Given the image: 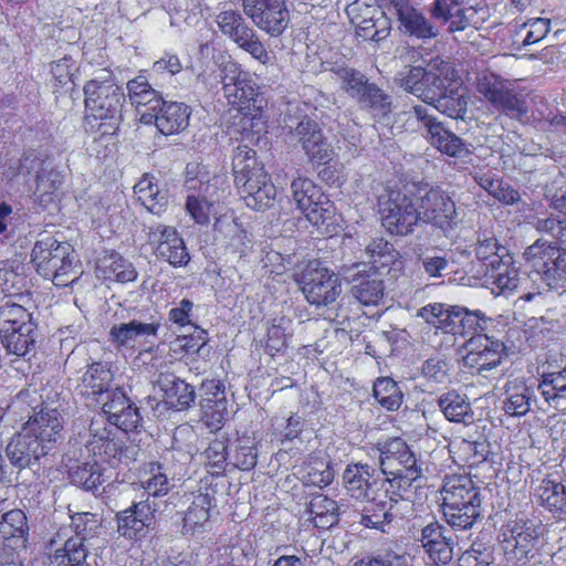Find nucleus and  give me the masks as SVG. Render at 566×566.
I'll return each mask as SVG.
<instances>
[{
    "label": "nucleus",
    "mask_w": 566,
    "mask_h": 566,
    "mask_svg": "<svg viewBox=\"0 0 566 566\" xmlns=\"http://www.w3.org/2000/svg\"><path fill=\"white\" fill-rule=\"evenodd\" d=\"M234 184L248 208L266 210L273 207L276 188L264 167L248 145H239L233 155Z\"/></svg>",
    "instance_id": "obj_1"
},
{
    "label": "nucleus",
    "mask_w": 566,
    "mask_h": 566,
    "mask_svg": "<svg viewBox=\"0 0 566 566\" xmlns=\"http://www.w3.org/2000/svg\"><path fill=\"white\" fill-rule=\"evenodd\" d=\"M83 91L87 123L94 128L92 120H99L98 129L107 127L103 134H108V128L114 130L122 118L125 95L112 72L106 67L97 70Z\"/></svg>",
    "instance_id": "obj_2"
},
{
    "label": "nucleus",
    "mask_w": 566,
    "mask_h": 566,
    "mask_svg": "<svg viewBox=\"0 0 566 566\" xmlns=\"http://www.w3.org/2000/svg\"><path fill=\"white\" fill-rule=\"evenodd\" d=\"M440 493L443 516L452 528H471L481 517L480 492L468 475H447Z\"/></svg>",
    "instance_id": "obj_3"
},
{
    "label": "nucleus",
    "mask_w": 566,
    "mask_h": 566,
    "mask_svg": "<svg viewBox=\"0 0 566 566\" xmlns=\"http://www.w3.org/2000/svg\"><path fill=\"white\" fill-rule=\"evenodd\" d=\"M454 78L452 64L440 57L430 61L427 67L410 66L396 75V82L406 92L420 98L424 104L433 103L444 88Z\"/></svg>",
    "instance_id": "obj_4"
},
{
    "label": "nucleus",
    "mask_w": 566,
    "mask_h": 566,
    "mask_svg": "<svg viewBox=\"0 0 566 566\" xmlns=\"http://www.w3.org/2000/svg\"><path fill=\"white\" fill-rule=\"evenodd\" d=\"M475 90L495 111L517 118L527 114L525 95L507 80L494 73H481L476 76Z\"/></svg>",
    "instance_id": "obj_5"
},
{
    "label": "nucleus",
    "mask_w": 566,
    "mask_h": 566,
    "mask_svg": "<svg viewBox=\"0 0 566 566\" xmlns=\"http://www.w3.org/2000/svg\"><path fill=\"white\" fill-rule=\"evenodd\" d=\"M216 22L223 35L249 53L255 61L262 65L272 63L273 56L261 42L255 30L245 23L240 12L232 9H223L217 14Z\"/></svg>",
    "instance_id": "obj_6"
},
{
    "label": "nucleus",
    "mask_w": 566,
    "mask_h": 566,
    "mask_svg": "<svg viewBox=\"0 0 566 566\" xmlns=\"http://www.w3.org/2000/svg\"><path fill=\"white\" fill-rule=\"evenodd\" d=\"M409 113L420 124L423 137L434 149L454 158H464L470 154L468 145L462 138L433 116L428 106L415 105Z\"/></svg>",
    "instance_id": "obj_7"
},
{
    "label": "nucleus",
    "mask_w": 566,
    "mask_h": 566,
    "mask_svg": "<svg viewBox=\"0 0 566 566\" xmlns=\"http://www.w3.org/2000/svg\"><path fill=\"white\" fill-rule=\"evenodd\" d=\"M421 221L441 229L446 234L461 221L452 197L440 187H432L418 200Z\"/></svg>",
    "instance_id": "obj_8"
},
{
    "label": "nucleus",
    "mask_w": 566,
    "mask_h": 566,
    "mask_svg": "<svg viewBox=\"0 0 566 566\" xmlns=\"http://www.w3.org/2000/svg\"><path fill=\"white\" fill-rule=\"evenodd\" d=\"M382 226L395 235H407L421 221L418 202L400 192H390L380 206Z\"/></svg>",
    "instance_id": "obj_9"
},
{
    "label": "nucleus",
    "mask_w": 566,
    "mask_h": 566,
    "mask_svg": "<svg viewBox=\"0 0 566 566\" xmlns=\"http://www.w3.org/2000/svg\"><path fill=\"white\" fill-rule=\"evenodd\" d=\"M301 283L306 300L316 306L332 304L342 293L338 276L326 268H319L317 263L307 265Z\"/></svg>",
    "instance_id": "obj_10"
},
{
    "label": "nucleus",
    "mask_w": 566,
    "mask_h": 566,
    "mask_svg": "<svg viewBox=\"0 0 566 566\" xmlns=\"http://www.w3.org/2000/svg\"><path fill=\"white\" fill-rule=\"evenodd\" d=\"M244 13L262 31L281 35L290 21L284 0H242Z\"/></svg>",
    "instance_id": "obj_11"
},
{
    "label": "nucleus",
    "mask_w": 566,
    "mask_h": 566,
    "mask_svg": "<svg viewBox=\"0 0 566 566\" xmlns=\"http://www.w3.org/2000/svg\"><path fill=\"white\" fill-rule=\"evenodd\" d=\"M503 348L502 342L486 334L471 336L465 343L463 364L478 375L488 377L501 364Z\"/></svg>",
    "instance_id": "obj_12"
},
{
    "label": "nucleus",
    "mask_w": 566,
    "mask_h": 566,
    "mask_svg": "<svg viewBox=\"0 0 566 566\" xmlns=\"http://www.w3.org/2000/svg\"><path fill=\"white\" fill-rule=\"evenodd\" d=\"M34 440L43 454H48L62 440V419L56 409L43 408L22 428Z\"/></svg>",
    "instance_id": "obj_13"
},
{
    "label": "nucleus",
    "mask_w": 566,
    "mask_h": 566,
    "mask_svg": "<svg viewBox=\"0 0 566 566\" xmlns=\"http://www.w3.org/2000/svg\"><path fill=\"white\" fill-rule=\"evenodd\" d=\"M374 455H377L380 474L389 475L397 472H406L411 469H421L417 464V459L409 446L400 438L390 439L379 443L373 449Z\"/></svg>",
    "instance_id": "obj_14"
},
{
    "label": "nucleus",
    "mask_w": 566,
    "mask_h": 566,
    "mask_svg": "<svg viewBox=\"0 0 566 566\" xmlns=\"http://www.w3.org/2000/svg\"><path fill=\"white\" fill-rule=\"evenodd\" d=\"M420 542L429 559L436 565H447L452 560L457 538L446 526L438 522L429 523L421 530Z\"/></svg>",
    "instance_id": "obj_15"
},
{
    "label": "nucleus",
    "mask_w": 566,
    "mask_h": 566,
    "mask_svg": "<svg viewBox=\"0 0 566 566\" xmlns=\"http://www.w3.org/2000/svg\"><path fill=\"white\" fill-rule=\"evenodd\" d=\"M149 241L156 244L157 255L174 266L187 265L190 255L181 237L174 227L156 224L149 228Z\"/></svg>",
    "instance_id": "obj_16"
},
{
    "label": "nucleus",
    "mask_w": 566,
    "mask_h": 566,
    "mask_svg": "<svg viewBox=\"0 0 566 566\" xmlns=\"http://www.w3.org/2000/svg\"><path fill=\"white\" fill-rule=\"evenodd\" d=\"M159 322H140L133 319L128 323L114 324L109 329V340L117 349H134L150 343L156 338Z\"/></svg>",
    "instance_id": "obj_17"
},
{
    "label": "nucleus",
    "mask_w": 566,
    "mask_h": 566,
    "mask_svg": "<svg viewBox=\"0 0 566 566\" xmlns=\"http://www.w3.org/2000/svg\"><path fill=\"white\" fill-rule=\"evenodd\" d=\"M190 107L184 103L163 99L157 112L142 113L140 122L145 125L155 124L158 130L168 136L186 129L189 125Z\"/></svg>",
    "instance_id": "obj_18"
},
{
    "label": "nucleus",
    "mask_w": 566,
    "mask_h": 566,
    "mask_svg": "<svg viewBox=\"0 0 566 566\" xmlns=\"http://www.w3.org/2000/svg\"><path fill=\"white\" fill-rule=\"evenodd\" d=\"M85 448L88 453L107 462L120 460L123 453L122 442L115 438L114 430L106 427L102 416L91 421Z\"/></svg>",
    "instance_id": "obj_19"
},
{
    "label": "nucleus",
    "mask_w": 566,
    "mask_h": 566,
    "mask_svg": "<svg viewBox=\"0 0 566 566\" xmlns=\"http://www.w3.org/2000/svg\"><path fill=\"white\" fill-rule=\"evenodd\" d=\"M185 187L188 191H193V193L216 205L219 203L228 189L224 176L210 175L205 167L199 165L187 166Z\"/></svg>",
    "instance_id": "obj_20"
},
{
    "label": "nucleus",
    "mask_w": 566,
    "mask_h": 566,
    "mask_svg": "<svg viewBox=\"0 0 566 566\" xmlns=\"http://www.w3.org/2000/svg\"><path fill=\"white\" fill-rule=\"evenodd\" d=\"M76 262V254L72 245L67 242H60L48 270H42L39 274L51 280L56 286H67L76 281L81 273Z\"/></svg>",
    "instance_id": "obj_21"
},
{
    "label": "nucleus",
    "mask_w": 566,
    "mask_h": 566,
    "mask_svg": "<svg viewBox=\"0 0 566 566\" xmlns=\"http://www.w3.org/2000/svg\"><path fill=\"white\" fill-rule=\"evenodd\" d=\"M543 534L544 525L541 522L516 521L510 530V536L504 539L506 549L511 548L517 560L528 559Z\"/></svg>",
    "instance_id": "obj_22"
},
{
    "label": "nucleus",
    "mask_w": 566,
    "mask_h": 566,
    "mask_svg": "<svg viewBox=\"0 0 566 566\" xmlns=\"http://www.w3.org/2000/svg\"><path fill=\"white\" fill-rule=\"evenodd\" d=\"M311 161L325 164L333 158V147L324 138L318 124L311 119L301 120L294 132Z\"/></svg>",
    "instance_id": "obj_23"
},
{
    "label": "nucleus",
    "mask_w": 566,
    "mask_h": 566,
    "mask_svg": "<svg viewBox=\"0 0 566 566\" xmlns=\"http://www.w3.org/2000/svg\"><path fill=\"white\" fill-rule=\"evenodd\" d=\"M526 281L521 277L512 255H505L501 263L485 270V283L496 296L509 297L518 293Z\"/></svg>",
    "instance_id": "obj_24"
},
{
    "label": "nucleus",
    "mask_w": 566,
    "mask_h": 566,
    "mask_svg": "<svg viewBox=\"0 0 566 566\" xmlns=\"http://www.w3.org/2000/svg\"><path fill=\"white\" fill-rule=\"evenodd\" d=\"M30 527L22 510H10L0 518V544L15 553L25 551L29 543Z\"/></svg>",
    "instance_id": "obj_25"
},
{
    "label": "nucleus",
    "mask_w": 566,
    "mask_h": 566,
    "mask_svg": "<svg viewBox=\"0 0 566 566\" xmlns=\"http://www.w3.org/2000/svg\"><path fill=\"white\" fill-rule=\"evenodd\" d=\"M343 481L352 497L365 500L377 493L379 474L367 463H355L347 465L343 473Z\"/></svg>",
    "instance_id": "obj_26"
},
{
    "label": "nucleus",
    "mask_w": 566,
    "mask_h": 566,
    "mask_svg": "<svg viewBox=\"0 0 566 566\" xmlns=\"http://www.w3.org/2000/svg\"><path fill=\"white\" fill-rule=\"evenodd\" d=\"M398 20L403 28L405 33L417 39H431L438 35V31L431 22L408 0H390Z\"/></svg>",
    "instance_id": "obj_27"
},
{
    "label": "nucleus",
    "mask_w": 566,
    "mask_h": 566,
    "mask_svg": "<svg viewBox=\"0 0 566 566\" xmlns=\"http://www.w3.org/2000/svg\"><path fill=\"white\" fill-rule=\"evenodd\" d=\"M537 503L556 517L566 516V485L551 476L537 482L534 488Z\"/></svg>",
    "instance_id": "obj_28"
},
{
    "label": "nucleus",
    "mask_w": 566,
    "mask_h": 566,
    "mask_svg": "<svg viewBox=\"0 0 566 566\" xmlns=\"http://www.w3.org/2000/svg\"><path fill=\"white\" fill-rule=\"evenodd\" d=\"M157 386L163 392L165 402L172 409H187L195 401L193 387L174 374H160Z\"/></svg>",
    "instance_id": "obj_29"
},
{
    "label": "nucleus",
    "mask_w": 566,
    "mask_h": 566,
    "mask_svg": "<svg viewBox=\"0 0 566 566\" xmlns=\"http://www.w3.org/2000/svg\"><path fill=\"white\" fill-rule=\"evenodd\" d=\"M352 295L364 306H377L384 298L385 285L375 271H358L352 280Z\"/></svg>",
    "instance_id": "obj_30"
},
{
    "label": "nucleus",
    "mask_w": 566,
    "mask_h": 566,
    "mask_svg": "<svg viewBox=\"0 0 566 566\" xmlns=\"http://www.w3.org/2000/svg\"><path fill=\"white\" fill-rule=\"evenodd\" d=\"M113 374L107 364L97 361L87 366L76 389L82 396L103 398L109 391Z\"/></svg>",
    "instance_id": "obj_31"
},
{
    "label": "nucleus",
    "mask_w": 566,
    "mask_h": 566,
    "mask_svg": "<svg viewBox=\"0 0 566 566\" xmlns=\"http://www.w3.org/2000/svg\"><path fill=\"white\" fill-rule=\"evenodd\" d=\"M137 200L151 213L160 214L168 206V191L155 176L145 175L134 187Z\"/></svg>",
    "instance_id": "obj_32"
},
{
    "label": "nucleus",
    "mask_w": 566,
    "mask_h": 566,
    "mask_svg": "<svg viewBox=\"0 0 566 566\" xmlns=\"http://www.w3.org/2000/svg\"><path fill=\"white\" fill-rule=\"evenodd\" d=\"M212 497L208 493L192 495V500L184 515V534L205 532L210 526Z\"/></svg>",
    "instance_id": "obj_33"
},
{
    "label": "nucleus",
    "mask_w": 566,
    "mask_h": 566,
    "mask_svg": "<svg viewBox=\"0 0 566 566\" xmlns=\"http://www.w3.org/2000/svg\"><path fill=\"white\" fill-rule=\"evenodd\" d=\"M420 475L421 469L397 472V474H389L386 478L379 475L377 493H380L384 500L392 501V506H395L399 500H403L408 495L412 482Z\"/></svg>",
    "instance_id": "obj_34"
},
{
    "label": "nucleus",
    "mask_w": 566,
    "mask_h": 566,
    "mask_svg": "<svg viewBox=\"0 0 566 566\" xmlns=\"http://www.w3.org/2000/svg\"><path fill=\"white\" fill-rule=\"evenodd\" d=\"M127 91L129 101L136 107L140 117L144 112H157L163 104L161 96L151 87L144 75H138L128 81Z\"/></svg>",
    "instance_id": "obj_35"
},
{
    "label": "nucleus",
    "mask_w": 566,
    "mask_h": 566,
    "mask_svg": "<svg viewBox=\"0 0 566 566\" xmlns=\"http://www.w3.org/2000/svg\"><path fill=\"white\" fill-rule=\"evenodd\" d=\"M534 400V391L524 381L514 379L505 385L503 410L511 417L525 416Z\"/></svg>",
    "instance_id": "obj_36"
},
{
    "label": "nucleus",
    "mask_w": 566,
    "mask_h": 566,
    "mask_svg": "<svg viewBox=\"0 0 566 566\" xmlns=\"http://www.w3.org/2000/svg\"><path fill=\"white\" fill-rule=\"evenodd\" d=\"M6 453L11 463L25 468L43 457L42 448L22 429L7 446Z\"/></svg>",
    "instance_id": "obj_37"
},
{
    "label": "nucleus",
    "mask_w": 566,
    "mask_h": 566,
    "mask_svg": "<svg viewBox=\"0 0 566 566\" xmlns=\"http://www.w3.org/2000/svg\"><path fill=\"white\" fill-rule=\"evenodd\" d=\"M538 390L551 407L566 410V367L558 371L544 373Z\"/></svg>",
    "instance_id": "obj_38"
},
{
    "label": "nucleus",
    "mask_w": 566,
    "mask_h": 566,
    "mask_svg": "<svg viewBox=\"0 0 566 566\" xmlns=\"http://www.w3.org/2000/svg\"><path fill=\"white\" fill-rule=\"evenodd\" d=\"M366 500L368 504L360 515V523L366 527L387 532L386 526L392 520V501L384 500L380 493H375Z\"/></svg>",
    "instance_id": "obj_39"
},
{
    "label": "nucleus",
    "mask_w": 566,
    "mask_h": 566,
    "mask_svg": "<svg viewBox=\"0 0 566 566\" xmlns=\"http://www.w3.org/2000/svg\"><path fill=\"white\" fill-rule=\"evenodd\" d=\"M437 403L448 421L463 424L473 422V411L465 396L451 390L441 395Z\"/></svg>",
    "instance_id": "obj_40"
},
{
    "label": "nucleus",
    "mask_w": 566,
    "mask_h": 566,
    "mask_svg": "<svg viewBox=\"0 0 566 566\" xmlns=\"http://www.w3.org/2000/svg\"><path fill=\"white\" fill-rule=\"evenodd\" d=\"M254 558V549L248 542L222 546L211 555L208 566H249Z\"/></svg>",
    "instance_id": "obj_41"
},
{
    "label": "nucleus",
    "mask_w": 566,
    "mask_h": 566,
    "mask_svg": "<svg viewBox=\"0 0 566 566\" xmlns=\"http://www.w3.org/2000/svg\"><path fill=\"white\" fill-rule=\"evenodd\" d=\"M97 270L102 273L104 280L120 283L133 282L137 276L134 265L116 253L101 259L97 263Z\"/></svg>",
    "instance_id": "obj_42"
},
{
    "label": "nucleus",
    "mask_w": 566,
    "mask_h": 566,
    "mask_svg": "<svg viewBox=\"0 0 566 566\" xmlns=\"http://www.w3.org/2000/svg\"><path fill=\"white\" fill-rule=\"evenodd\" d=\"M559 250L557 245L544 239H538L525 250L524 258L533 272L539 277L549 264L556 260L555 255L559 254Z\"/></svg>",
    "instance_id": "obj_43"
},
{
    "label": "nucleus",
    "mask_w": 566,
    "mask_h": 566,
    "mask_svg": "<svg viewBox=\"0 0 566 566\" xmlns=\"http://www.w3.org/2000/svg\"><path fill=\"white\" fill-rule=\"evenodd\" d=\"M451 85L452 82L444 84V88L429 106L451 118H463L468 107L467 97L458 90L452 88Z\"/></svg>",
    "instance_id": "obj_44"
},
{
    "label": "nucleus",
    "mask_w": 566,
    "mask_h": 566,
    "mask_svg": "<svg viewBox=\"0 0 566 566\" xmlns=\"http://www.w3.org/2000/svg\"><path fill=\"white\" fill-rule=\"evenodd\" d=\"M86 558L87 548L80 536L69 538L62 548L49 556L51 566H82Z\"/></svg>",
    "instance_id": "obj_45"
},
{
    "label": "nucleus",
    "mask_w": 566,
    "mask_h": 566,
    "mask_svg": "<svg viewBox=\"0 0 566 566\" xmlns=\"http://www.w3.org/2000/svg\"><path fill=\"white\" fill-rule=\"evenodd\" d=\"M291 193L302 213L317 206L324 196L321 188L313 180L305 177H297L292 180Z\"/></svg>",
    "instance_id": "obj_46"
},
{
    "label": "nucleus",
    "mask_w": 566,
    "mask_h": 566,
    "mask_svg": "<svg viewBox=\"0 0 566 566\" xmlns=\"http://www.w3.org/2000/svg\"><path fill=\"white\" fill-rule=\"evenodd\" d=\"M337 503L323 495L314 496L308 505V520L313 522V524L318 528H329L337 522Z\"/></svg>",
    "instance_id": "obj_47"
},
{
    "label": "nucleus",
    "mask_w": 566,
    "mask_h": 566,
    "mask_svg": "<svg viewBox=\"0 0 566 566\" xmlns=\"http://www.w3.org/2000/svg\"><path fill=\"white\" fill-rule=\"evenodd\" d=\"M474 179L481 188L500 202L514 205L521 200L517 190L505 184L502 179L496 178L491 172L476 175Z\"/></svg>",
    "instance_id": "obj_48"
},
{
    "label": "nucleus",
    "mask_w": 566,
    "mask_h": 566,
    "mask_svg": "<svg viewBox=\"0 0 566 566\" xmlns=\"http://www.w3.org/2000/svg\"><path fill=\"white\" fill-rule=\"evenodd\" d=\"M70 476L74 484L88 491H97L98 486L105 482V473L96 461L71 467Z\"/></svg>",
    "instance_id": "obj_49"
},
{
    "label": "nucleus",
    "mask_w": 566,
    "mask_h": 566,
    "mask_svg": "<svg viewBox=\"0 0 566 566\" xmlns=\"http://www.w3.org/2000/svg\"><path fill=\"white\" fill-rule=\"evenodd\" d=\"M335 78L339 82L340 88L350 97L356 98L368 81L360 71L346 64H334L331 69Z\"/></svg>",
    "instance_id": "obj_50"
},
{
    "label": "nucleus",
    "mask_w": 566,
    "mask_h": 566,
    "mask_svg": "<svg viewBox=\"0 0 566 566\" xmlns=\"http://www.w3.org/2000/svg\"><path fill=\"white\" fill-rule=\"evenodd\" d=\"M365 254L374 269L394 265L399 258L395 247L382 238L373 239L366 247Z\"/></svg>",
    "instance_id": "obj_51"
},
{
    "label": "nucleus",
    "mask_w": 566,
    "mask_h": 566,
    "mask_svg": "<svg viewBox=\"0 0 566 566\" xmlns=\"http://www.w3.org/2000/svg\"><path fill=\"white\" fill-rule=\"evenodd\" d=\"M29 321L30 314L20 304L8 301L0 307V332L12 329L31 332V327L28 324Z\"/></svg>",
    "instance_id": "obj_52"
},
{
    "label": "nucleus",
    "mask_w": 566,
    "mask_h": 566,
    "mask_svg": "<svg viewBox=\"0 0 566 566\" xmlns=\"http://www.w3.org/2000/svg\"><path fill=\"white\" fill-rule=\"evenodd\" d=\"M374 397L388 411L398 410L402 402V392L391 378H378L374 384Z\"/></svg>",
    "instance_id": "obj_53"
},
{
    "label": "nucleus",
    "mask_w": 566,
    "mask_h": 566,
    "mask_svg": "<svg viewBox=\"0 0 566 566\" xmlns=\"http://www.w3.org/2000/svg\"><path fill=\"white\" fill-rule=\"evenodd\" d=\"M476 258L484 264L485 270L501 263L505 255H511L507 249L491 235L479 237L475 247Z\"/></svg>",
    "instance_id": "obj_54"
},
{
    "label": "nucleus",
    "mask_w": 566,
    "mask_h": 566,
    "mask_svg": "<svg viewBox=\"0 0 566 566\" xmlns=\"http://www.w3.org/2000/svg\"><path fill=\"white\" fill-rule=\"evenodd\" d=\"M148 528L149 526L145 521H140L134 511L129 509L117 514V532L127 539L139 541L144 538Z\"/></svg>",
    "instance_id": "obj_55"
},
{
    "label": "nucleus",
    "mask_w": 566,
    "mask_h": 566,
    "mask_svg": "<svg viewBox=\"0 0 566 566\" xmlns=\"http://www.w3.org/2000/svg\"><path fill=\"white\" fill-rule=\"evenodd\" d=\"M77 71L76 62L72 56H64L53 61L50 64V73L52 75V86L55 92L60 90H69L73 84V77Z\"/></svg>",
    "instance_id": "obj_56"
},
{
    "label": "nucleus",
    "mask_w": 566,
    "mask_h": 566,
    "mask_svg": "<svg viewBox=\"0 0 566 566\" xmlns=\"http://www.w3.org/2000/svg\"><path fill=\"white\" fill-rule=\"evenodd\" d=\"M214 228L217 231L223 234V237L228 240V243L235 251L243 253L244 249L248 248L250 240L247 235V232L238 222H235L234 219L228 217L217 219Z\"/></svg>",
    "instance_id": "obj_57"
},
{
    "label": "nucleus",
    "mask_w": 566,
    "mask_h": 566,
    "mask_svg": "<svg viewBox=\"0 0 566 566\" xmlns=\"http://www.w3.org/2000/svg\"><path fill=\"white\" fill-rule=\"evenodd\" d=\"M555 259L539 279L545 282L548 290H560L559 293L564 294L566 293V251L560 249Z\"/></svg>",
    "instance_id": "obj_58"
},
{
    "label": "nucleus",
    "mask_w": 566,
    "mask_h": 566,
    "mask_svg": "<svg viewBox=\"0 0 566 566\" xmlns=\"http://www.w3.org/2000/svg\"><path fill=\"white\" fill-rule=\"evenodd\" d=\"M356 101L363 108H370L382 113L389 111L391 105L390 95L369 81L366 82Z\"/></svg>",
    "instance_id": "obj_59"
},
{
    "label": "nucleus",
    "mask_w": 566,
    "mask_h": 566,
    "mask_svg": "<svg viewBox=\"0 0 566 566\" xmlns=\"http://www.w3.org/2000/svg\"><path fill=\"white\" fill-rule=\"evenodd\" d=\"M228 439L224 434H218L210 441L208 448L203 452L207 465H209L212 474H220L227 465V460L230 457L228 452Z\"/></svg>",
    "instance_id": "obj_60"
},
{
    "label": "nucleus",
    "mask_w": 566,
    "mask_h": 566,
    "mask_svg": "<svg viewBox=\"0 0 566 566\" xmlns=\"http://www.w3.org/2000/svg\"><path fill=\"white\" fill-rule=\"evenodd\" d=\"M63 176L56 169H43L38 174L34 195L40 203L45 205L52 201V196L62 186Z\"/></svg>",
    "instance_id": "obj_61"
},
{
    "label": "nucleus",
    "mask_w": 566,
    "mask_h": 566,
    "mask_svg": "<svg viewBox=\"0 0 566 566\" xmlns=\"http://www.w3.org/2000/svg\"><path fill=\"white\" fill-rule=\"evenodd\" d=\"M217 396L213 398L214 400L207 399V402H200L207 426L211 429H219L229 417L226 394L217 391Z\"/></svg>",
    "instance_id": "obj_62"
},
{
    "label": "nucleus",
    "mask_w": 566,
    "mask_h": 566,
    "mask_svg": "<svg viewBox=\"0 0 566 566\" xmlns=\"http://www.w3.org/2000/svg\"><path fill=\"white\" fill-rule=\"evenodd\" d=\"M356 34L363 40L379 42L389 35V22L386 17L361 20V23H352Z\"/></svg>",
    "instance_id": "obj_63"
},
{
    "label": "nucleus",
    "mask_w": 566,
    "mask_h": 566,
    "mask_svg": "<svg viewBox=\"0 0 566 566\" xmlns=\"http://www.w3.org/2000/svg\"><path fill=\"white\" fill-rule=\"evenodd\" d=\"M303 479L306 484L323 488L332 483L334 472L329 467V462L314 459L304 469Z\"/></svg>",
    "instance_id": "obj_64"
}]
</instances>
